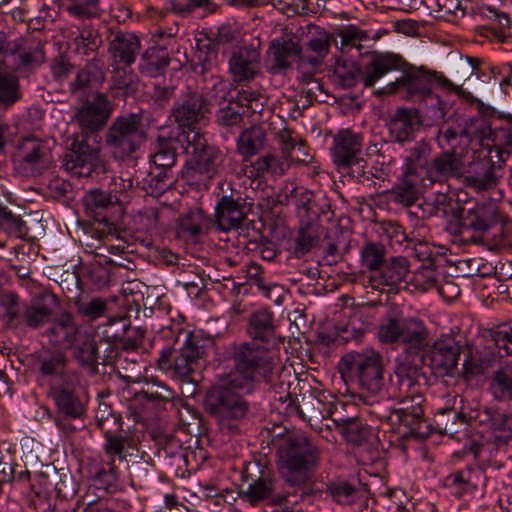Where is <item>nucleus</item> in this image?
<instances>
[{"instance_id":"1","label":"nucleus","mask_w":512,"mask_h":512,"mask_svg":"<svg viewBox=\"0 0 512 512\" xmlns=\"http://www.w3.org/2000/svg\"><path fill=\"white\" fill-rule=\"evenodd\" d=\"M283 486L278 488L272 468L261 460L246 462L241 470L238 499L250 506L266 503L272 512H301L299 505L313 493L311 479L319 466L321 451L300 431H285L273 440Z\"/></svg>"},{"instance_id":"2","label":"nucleus","mask_w":512,"mask_h":512,"mask_svg":"<svg viewBox=\"0 0 512 512\" xmlns=\"http://www.w3.org/2000/svg\"><path fill=\"white\" fill-rule=\"evenodd\" d=\"M233 367L218 383L205 391L203 408L222 431L236 432L251 414L248 396L263 382L270 383L275 369L272 351L253 343H235Z\"/></svg>"},{"instance_id":"3","label":"nucleus","mask_w":512,"mask_h":512,"mask_svg":"<svg viewBox=\"0 0 512 512\" xmlns=\"http://www.w3.org/2000/svg\"><path fill=\"white\" fill-rule=\"evenodd\" d=\"M377 337L382 344L402 347V354L396 358L393 373L389 376L391 395L396 398L422 395L420 387L427 384L423 371L425 337L417 332L407 333L400 321V315L394 313L381 319Z\"/></svg>"},{"instance_id":"4","label":"nucleus","mask_w":512,"mask_h":512,"mask_svg":"<svg viewBox=\"0 0 512 512\" xmlns=\"http://www.w3.org/2000/svg\"><path fill=\"white\" fill-rule=\"evenodd\" d=\"M482 339L484 344L471 349L463 361L462 377L467 382L485 375L512 356V321L483 330Z\"/></svg>"},{"instance_id":"5","label":"nucleus","mask_w":512,"mask_h":512,"mask_svg":"<svg viewBox=\"0 0 512 512\" xmlns=\"http://www.w3.org/2000/svg\"><path fill=\"white\" fill-rule=\"evenodd\" d=\"M184 152L187 159L183 176L187 183L198 190H208L211 182L224 172L226 155L202 133L189 134Z\"/></svg>"},{"instance_id":"6","label":"nucleus","mask_w":512,"mask_h":512,"mask_svg":"<svg viewBox=\"0 0 512 512\" xmlns=\"http://www.w3.org/2000/svg\"><path fill=\"white\" fill-rule=\"evenodd\" d=\"M338 370L342 379L369 395H379L383 392L385 366L382 354L373 348H364L344 354Z\"/></svg>"},{"instance_id":"7","label":"nucleus","mask_w":512,"mask_h":512,"mask_svg":"<svg viewBox=\"0 0 512 512\" xmlns=\"http://www.w3.org/2000/svg\"><path fill=\"white\" fill-rule=\"evenodd\" d=\"M16 295L6 308L5 320L9 328L25 331L45 329L52 321L55 309L61 306L60 298L50 289L41 287L29 302L19 303Z\"/></svg>"},{"instance_id":"8","label":"nucleus","mask_w":512,"mask_h":512,"mask_svg":"<svg viewBox=\"0 0 512 512\" xmlns=\"http://www.w3.org/2000/svg\"><path fill=\"white\" fill-rule=\"evenodd\" d=\"M144 111L128 112L116 116L104 134V143L116 161L130 159L148 138Z\"/></svg>"},{"instance_id":"9","label":"nucleus","mask_w":512,"mask_h":512,"mask_svg":"<svg viewBox=\"0 0 512 512\" xmlns=\"http://www.w3.org/2000/svg\"><path fill=\"white\" fill-rule=\"evenodd\" d=\"M407 333L417 332L424 336L423 360L436 376L453 375L457 369L461 345L452 337H445L430 343V331L424 321L418 317L400 316Z\"/></svg>"},{"instance_id":"10","label":"nucleus","mask_w":512,"mask_h":512,"mask_svg":"<svg viewBox=\"0 0 512 512\" xmlns=\"http://www.w3.org/2000/svg\"><path fill=\"white\" fill-rule=\"evenodd\" d=\"M159 336L174 338L179 344V355L174 360L173 376L183 382L197 383L200 380V359L205 352L202 339L199 335L182 327V323L168 320V324L159 329Z\"/></svg>"},{"instance_id":"11","label":"nucleus","mask_w":512,"mask_h":512,"mask_svg":"<svg viewBox=\"0 0 512 512\" xmlns=\"http://www.w3.org/2000/svg\"><path fill=\"white\" fill-rule=\"evenodd\" d=\"M211 104L204 95L191 88H186L175 100L169 119L178 125L179 131H186L192 135L200 133L199 125L210 112Z\"/></svg>"},{"instance_id":"12","label":"nucleus","mask_w":512,"mask_h":512,"mask_svg":"<svg viewBox=\"0 0 512 512\" xmlns=\"http://www.w3.org/2000/svg\"><path fill=\"white\" fill-rule=\"evenodd\" d=\"M12 161L23 174L39 176L51 167L53 158L46 141L29 136L18 141Z\"/></svg>"},{"instance_id":"13","label":"nucleus","mask_w":512,"mask_h":512,"mask_svg":"<svg viewBox=\"0 0 512 512\" xmlns=\"http://www.w3.org/2000/svg\"><path fill=\"white\" fill-rule=\"evenodd\" d=\"M435 74L423 67L409 66L403 69L402 75L383 88L381 94L396 93L405 100L435 99L439 104L440 99L432 93Z\"/></svg>"},{"instance_id":"14","label":"nucleus","mask_w":512,"mask_h":512,"mask_svg":"<svg viewBox=\"0 0 512 512\" xmlns=\"http://www.w3.org/2000/svg\"><path fill=\"white\" fill-rule=\"evenodd\" d=\"M112 111V103L100 92L94 93L90 99L83 102L74 116L81 137L93 138L96 142L98 132L107 125Z\"/></svg>"},{"instance_id":"15","label":"nucleus","mask_w":512,"mask_h":512,"mask_svg":"<svg viewBox=\"0 0 512 512\" xmlns=\"http://www.w3.org/2000/svg\"><path fill=\"white\" fill-rule=\"evenodd\" d=\"M464 160L461 153L456 150H442L433 155L428 171L423 179L422 186L430 187L439 184L448 190V181L459 178L464 173Z\"/></svg>"},{"instance_id":"16","label":"nucleus","mask_w":512,"mask_h":512,"mask_svg":"<svg viewBox=\"0 0 512 512\" xmlns=\"http://www.w3.org/2000/svg\"><path fill=\"white\" fill-rule=\"evenodd\" d=\"M36 367L47 380L49 389L79 377L78 372L69 367L66 353L59 349L40 351L36 357Z\"/></svg>"},{"instance_id":"17","label":"nucleus","mask_w":512,"mask_h":512,"mask_svg":"<svg viewBox=\"0 0 512 512\" xmlns=\"http://www.w3.org/2000/svg\"><path fill=\"white\" fill-rule=\"evenodd\" d=\"M80 378H75L49 389L48 395L55 405L58 424L59 419H82L86 414V404L80 397L77 388Z\"/></svg>"},{"instance_id":"18","label":"nucleus","mask_w":512,"mask_h":512,"mask_svg":"<svg viewBox=\"0 0 512 512\" xmlns=\"http://www.w3.org/2000/svg\"><path fill=\"white\" fill-rule=\"evenodd\" d=\"M90 138L75 139L63 158V166L80 177L90 176L101 162V149L88 143Z\"/></svg>"},{"instance_id":"19","label":"nucleus","mask_w":512,"mask_h":512,"mask_svg":"<svg viewBox=\"0 0 512 512\" xmlns=\"http://www.w3.org/2000/svg\"><path fill=\"white\" fill-rule=\"evenodd\" d=\"M86 215L108 231L114 227L116 213L121 210L116 195L100 189H92L83 197Z\"/></svg>"},{"instance_id":"20","label":"nucleus","mask_w":512,"mask_h":512,"mask_svg":"<svg viewBox=\"0 0 512 512\" xmlns=\"http://www.w3.org/2000/svg\"><path fill=\"white\" fill-rule=\"evenodd\" d=\"M246 333L253 340L251 343L272 351L276 360L275 351L265 345L276 344L277 324L273 311L268 307H261L248 316Z\"/></svg>"},{"instance_id":"21","label":"nucleus","mask_w":512,"mask_h":512,"mask_svg":"<svg viewBox=\"0 0 512 512\" xmlns=\"http://www.w3.org/2000/svg\"><path fill=\"white\" fill-rule=\"evenodd\" d=\"M250 207L240 192L222 196L216 205V227L222 231L238 230L247 217Z\"/></svg>"},{"instance_id":"22","label":"nucleus","mask_w":512,"mask_h":512,"mask_svg":"<svg viewBox=\"0 0 512 512\" xmlns=\"http://www.w3.org/2000/svg\"><path fill=\"white\" fill-rule=\"evenodd\" d=\"M108 55L116 66L130 67L141 51V39L129 31H110L107 36Z\"/></svg>"},{"instance_id":"23","label":"nucleus","mask_w":512,"mask_h":512,"mask_svg":"<svg viewBox=\"0 0 512 512\" xmlns=\"http://www.w3.org/2000/svg\"><path fill=\"white\" fill-rule=\"evenodd\" d=\"M189 143V133L186 131L177 132L176 136H158L152 143L149 156L151 164L156 169L172 171L178 159V147L184 149Z\"/></svg>"},{"instance_id":"24","label":"nucleus","mask_w":512,"mask_h":512,"mask_svg":"<svg viewBox=\"0 0 512 512\" xmlns=\"http://www.w3.org/2000/svg\"><path fill=\"white\" fill-rule=\"evenodd\" d=\"M489 131L488 125L481 118L472 120L469 124L452 126L448 122L442 124L437 132L436 141L442 150H456L460 138L468 140L483 139L484 134Z\"/></svg>"},{"instance_id":"25","label":"nucleus","mask_w":512,"mask_h":512,"mask_svg":"<svg viewBox=\"0 0 512 512\" xmlns=\"http://www.w3.org/2000/svg\"><path fill=\"white\" fill-rule=\"evenodd\" d=\"M81 334L74 315L64 310L58 317L53 316L48 327L43 330L42 336L54 346L70 348L74 346Z\"/></svg>"},{"instance_id":"26","label":"nucleus","mask_w":512,"mask_h":512,"mask_svg":"<svg viewBox=\"0 0 512 512\" xmlns=\"http://www.w3.org/2000/svg\"><path fill=\"white\" fill-rule=\"evenodd\" d=\"M409 267V262L404 256L386 259L381 268L376 271L377 275L371 277V282H377L372 286L387 292H397L409 273Z\"/></svg>"},{"instance_id":"27","label":"nucleus","mask_w":512,"mask_h":512,"mask_svg":"<svg viewBox=\"0 0 512 512\" xmlns=\"http://www.w3.org/2000/svg\"><path fill=\"white\" fill-rule=\"evenodd\" d=\"M260 52L252 45H243L233 50L229 58V72L235 82L254 79L259 71Z\"/></svg>"},{"instance_id":"28","label":"nucleus","mask_w":512,"mask_h":512,"mask_svg":"<svg viewBox=\"0 0 512 512\" xmlns=\"http://www.w3.org/2000/svg\"><path fill=\"white\" fill-rule=\"evenodd\" d=\"M421 125L418 111L408 108H398L387 124L391 139L400 144L413 141Z\"/></svg>"},{"instance_id":"29","label":"nucleus","mask_w":512,"mask_h":512,"mask_svg":"<svg viewBox=\"0 0 512 512\" xmlns=\"http://www.w3.org/2000/svg\"><path fill=\"white\" fill-rule=\"evenodd\" d=\"M269 53L272 61L270 68L272 73L287 70L296 61L301 63V57H303L302 48L299 46L295 36H286L273 40Z\"/></svg>"},{"instance_id":"30","label":"nucleus","mask_w":512,"mask_h":512,"mask_svg":"<svg viewBox=\"0 0 512 512\" xmlns=\"http://www.w3.org/2000/svg\"><path fill=\"white\" fill-rule=\"evenodd\" d=\"M404 59L393 53H373L362 69V81L365 87H373L384 75L405 66Z\"/></svg>"},{"instance_id":"31","label":"nucleus","mask_w":512,"mask_h":512,"mask_svg":"<svg viewBox=\"0 0 512 512\" xmlns=\"http://www.w3.org/2000/svg\"><path fill=\"white\" fill-rule=\"evenodd\" d=\"M101 345L92 334L84 332L78 337L74 346L70 347L73 359L91 376L99 373Z\"/></svg>"},{"instance_id":"32","label":"nucleus","mask_w":512,"mask_h":512,"mask_svg":"<svg viewBox=\"0 0 512 512\" xmlns=\"http://www.w3.org/2000/svg\"><path fill=\"white\" fill-rule=\"evenodd\" d=\"M486 477L483 470L475 467H465L449 474L444 479V486L457 497L472 494L479 486H485Z\"/></svg>"},{"instance_id":"33","label":"nucleus","mask_w":512,"mask_h":512,"mask_svg":"<svg viewBox=\"0 0 512 512\" xmlns=\"http://www.w3.org/2000/svg\"><path fill=\"white\" fill-rule=\"evenodd\" d=\"M401 408L390 410L388 414L380 415L381 419L392 420L398 422L415 432L420 428L424 421V410L422 408L423 397L417 395L416 397L400 398Z\"/></svg>"},{"instance_id":"34","label":"nucleus","mask_w":512,"mask_h":512,"mask_svg":"<svg viewBox=\"0 0 512 512\" xmlns=\"http://www.w3.org/2000/svg\"><path fill=\"white\" fill-rule=\"evenodd\" d=\"M488 379V392L495 401L512 407V360H506L491 368Z\"/></svg>"},{"instance_id":"35","label":"nucleus","mask_w":512,"mask_h":512,"mask_svg":"<svg viewBox=\"0 0 512 512\" xmlns=\"http://www.w3.org/2000/svg\"><path fill=\"white\" fill-rule=\"evenodd\" d=\"M267 142L266 128L261 124H253L239 134L236 151L242 157L243 162H248L265 149Z\"/></svg>"},{"instance_id":"36","label":"nucleus","mask_w":512,"mask_h":512,"mask_svg":"<svg viewBox=\"0 0 512 512\" xmlns=\"http://www.w3.org/2000/svg\"><path fill=\"white\" fill-rule=\"evenodd\" d=\"M433 157V149L425 139H421L406 151L404 156L403 171L410 175L420 177L421 183L428 171Z\"/></svg>"},{"instance_id":"37","label":"nucleus","mask_w":512,"mask_h":512,"mask_svg":"<svg viewBox=\"0 0 512 512\" xmlns=\"http://www.w3.org/2000/svg\"><path fill=\"white\" fill-rule=\"evenodd\" d=\"M308 32L311 37L307 41L308 50L314 55L303 53L301 64H309L313 68L320 67L325 57L329 54L333 34H329L324 29L316 25H308Z\"/></svg>"},{"instance_id":"38","label":"nucleus","mask_w":512,"mask_h":512,"mask_svg":"<svg viewBox=\"0 0 512 512\" xmlns=\"http://www.w3.org/2000/svg\"><path fill=\"white\" fill-rule=\"evenodd\" d=\"M493 150L489 151V158H482L472 163L470 174L465 176L464 183L475 190H486L496 184V167L493 162Z\"/></svg>"},{"instance_id":"39","label":"nucleus","mask_w":512,"mask_h":512,"mask_svg":"<svg viewBox=\"0 0 512 512\" xmlns=\"http://www.w3.org/2000/svg\"><path fill=\"white\" fill-rule=\"evenodd\" d=\"M420 177L410 175L403 171L402 176L394 184V186L383 192L388 199L396 204L410 207L416 203L420 196L419 190Z\"/></svg>"},{"instance_id":"40","label":"nucleus","mask_w":512,"mask_h":512,"mask_svg":"<svg viewBox=\"0 0 512 512\" xmlns=\"http://www.w3.org/2000/svg\"><path fill=\"white\" fill-rule=\"evenodd\" d=\"M362 137L350 130L340 131L334 137L332 156L335 165L349 163L350 159L361 155Z\"/></svg>"},{"instance_id":"41","label":"nucleus","mask_w":512,"mask_h":512,"mask_svg":"<svg viewBox=\"0 0 512 512\" xmlns=\"http://www.w3.org/2000/svg\"><path fill=\"white\" fill-rule=\"evenodd\" d=\"M290 168V163L273 153H266L251 162L247 168L249 178L258 180L266 175L283 176Z\"/></svg>"},{"instance_id":"42","label":"nucleus","mask_w":512,"mask_h":512,"mask_svg":"<svg viewBox=\"0 0 512 512\" xmlns=\"http://www.w3.org/2000/svg\"><path fill=\"white\" fill-rule=\"evenodd\" d=\"M324 234V227L317 220L302 222L293 243V254L303 257L319 244Z\"/></svg>"},{"instance_id":"43","label":"nucleus","mask_w":512,"mask_h":512,"mask_svg":"<svg viewBox=\"0 0 512 512\" xmlns=\"http://www.w3.org/2000/svg\"><path fill=\"white\" fill-rule=\"evenodd\" d=\"M170 64V57L163 47L153 46L147 48L141 55L139 70L149 77L162 74Z\"/></svg>"},{"instance_id":"44","label":"nucleus","mask_w":512,"mask_h":512,"mask_svg":"<svg viewBox=\"0 0 512 512\" xmlns=\"http://www.w3.org/2000/svg\"><path fill=\"white\" fill-rule=\"evenodd\" d=\"M489 131L484 134L485 136H491L493 142V150L495 157L499 162L504 161V154L509 155L512 153V114L505 117V122L495 128L493 131L488 126Z\"/></svg>"},{"instance_id":"45","label":"nucleus","mask_w":512,"mask_h":512,"mask_svg":"<svg viewBox=\"0 0 512 512\" xmlns=\"http://www.w3.org/2000/svg\"><path fill=\"white\" fill-rule=\"evenodd\" d=\"M175 397V391L167 385L160 382H152L135 394L134 401L141 404L151 403L155 406H160L173 401Z\"/></svg>"},{"instance_id":"46","label":"nucleus","mask_w":512,"mask_h":512,"mask_svg":"<svg viewBox=\"0 0 512 512\" xmlns=\"http://www.w3.org/2000/svg\"><path fill=\"white\" fill-rule=\"evenodd\" d=\"M452 216L459 218L465 232H485L490 228V223L485 218L482 209H466L458 206L452 209Z\"/></svg>"},{"instance_id":"47","label":"nucleus","mask_w":512,"mask_h":512,"mask_svg":"<svg viewBox=\"0 0 512 512\" xmlns=\"http://www.w3.org/2000/svg\"><path fill=\"white\" fill-rule=\"evenodd\" d=\"M326 495L342 505H351L359 499L361 491L346 480L337 479L327 483Z\"/></svg>"},{"instance_id":"48","label":"nucleus","mask_w":512,"mask_h":512,"mask_svg":"<svg viewBox=\"0 0 512 512\" xmlns=\"http://www.w3.org/2000/svg\"><path fill=\"white\" fill-rule=\"evenodd\" d=\"M100 328H102L99 334L100 344L113 342L122 347L125 336L129 332L130 321L126 317H113L109 318Z\"/></svg>"},{"instance_id":"49","label":"nucleus","mask_w":512,"mask_h":512,"mask_svg":"<svg viewBox=\"0 0 512 512\" xmlns=\"http://www.w3.org/2000/svg\"><path fill=\"white\" fill-rule=\"evenodd\" d=\"M387 249L381 242L365 241L360 250V263L368 271L376 272L386 260Z\"/></svg>"},{"instance_id":"50","label":"nucleus","mask_w":512,"mask_h":512,"mask_svg":"<svg viewBox=\"0 0 512 512\" xmlns=\"http://www.w3.org/2000/svg\"><path fill=\"white\" fill-rule=\"evenodd\" d=\"M412 250V256L420 261L421 268L440 267L443 255L435 251V247L426 241L411 239L407 244Z\"/></svg>"},{"instance_id":"51","label":"nucleus","mask_w":512,"mask_h":512,"mask_svg":"<svg viewBox=\"0 0 512 512\" xmlns=\"http://www.w3.org/2000/svg\"><path fill=\"white\" fill-rule=\"evenodd\" d=\"M8 198L0 191V225L12 236L24 237L28 228L21 216L13 214L7 207Z\"/></svg>"},{"instance_id":"52","label":"nucleus","mask_w":512,"mask_h":512,"mask_svg":"<svg viewBox=\"0 0 512 512\" xmlns=\"http://www.w3.org/2000/svg\"><path fill=\"white\" fill-rule=\"evenodd\" d=\"M508 416L505 413H498L492 419V432L486 443L493 444L498 450L508 451L512 442V430L507 427Z\"/></svg>"},{"instance_id":"53","label":"nucleus","mask_w":512,"mask_h":512,"mask_svg":"<svg viewBox=\"0 0 512 512\" xmlns=\"http://www.w3.org/2000/svg\"><path fill=\"white\" fill-rule=\"evenodd\" d=\"M367 38L365 31L360 30L358 27L349 25L342 28L333 35V42L335 46L342 52L348 53L353 48L360 49V43Z\"/></svg>"},{"instance_id":"54","label":"nucleus","mask_w":512,"mask_h":512,"mask_svg":"<svg viewBox=\"0 0 512 512\" xmlns=\"http://www.w3.org/2000/svg\"><path fill=\"white\" fill-rule=\"evenodd\" d=\"M102 37L94 26L84 24L78 29V34L74 38V44L78 51L82 50L84 55H89L97 51L102 46Z\"/></svg>"},{"instance_id":"55","label":"nucleus","mask_w":512,"mask_h":512,"mask_svg":"<svg viewBox=\"0 0 512 512\" xmlns=\"http://www.w3.org/2000/svg\"><path fill=\"white\" fill-rule=\"evenodd\" d=\"M74 305L76 312L88 321L105 316L109 310L108 301L101 297H92L88 300L78 299Z\"/></svg>"},{"instance_id":"56","label":"nucleus","mask_w":512,"mask_h":512,"mask_svg":"<svg viewBox=\"0 0 512 512\" xmlns=\"http://www.w3.org/2000/svg\"><path fill=\"white\" fill-rule=\"evenodd\" d=\"M119 430L113 428H107L105 430V444L104 451L108 457L107 460H111L114 458L118 459L120 462L126 459V446H129V439L122 435H117L116 433Z\"/></svg>"},{"instance_id":"57","label":"nucleus","mask_w":512,"mask_h":512,"mask_svg":"<svg viewBox=\"0 0 512 512\" xmlns=\"http://www.w3.org/2000/svg\"><path fill=\"white\" fill-rule=\"evenodd\" d=\"M206 224L207 217L203 210L196 209L180 217L179 229L182 234L196 238L203 233V228Z\"/></svg>"},{"instance_id":"58","label":"nucleus","mask_w":512,"mask_h":512,"mask_svg":"<svg viewBox=\"0 0 512 512\" xmlns=\"http://www.w3.org/2000/svg\"><path fill=\"white\" fill-rule=\"evenodd\" d=\"M245 110L236 104V97L228 102L225 107L220 108L216 114V122L219 126L229 129L239 127L244 119Z\"/></svg>"},{"instance_id":"59","label":"nucleus","mask_w":512,"mask_h":512,"mask_svg":"<svg viewBox=\"0 0 512 512\" xmlns=\"http://www.w3.org/2000/svg\"><path fill=\"white\" fill-rule=\"evenodd\" d=\"M19 99L18 78L13 74L0 72V107L7 108Z\"/></svg>"},{"instance_id":"60","label":"nucleus","mask_w":512,"mask_h":512,"mask_svg":"<svg viewBox=\"0 0 512 512\" xmlns=\"http://www.w3.org/2000/svg\"><path fill=\"white\" fill-rule=\"evenodd\" d=\"M332 422L348 442L360 445L365 439V429L357 419L333 418Z\"/></svg>"},{"instance_id":"61","label":"nucleus","mask_w":512,"mask_h":512,"mask_svg":"<svg viewBox=\"0 0 512 512\" xmlns=\"http://www.w3.org/2000/svg\"><path fill=\"white\" fill-rule=\"evenodd\" d=\"M366 167H367V161L361 155H358V156L354 157V159H350L349 163L341 164L337 168L343 174H346L353 178H356L358 180V182H361V183L370 180V176L379 177L378 172L383 171V168H380L379 170L377 168H375V172H373V171L367 172Z\"/></svg>"},{"instance_id":"62","label":"nucleus","mask_w":512,"mask_h":512,"mask_svg":"<svg viewBox=\"0 0 512 512\" xmlns=\"http://www.w3.org/2000/svg\"><path fill=\"white\" fill-rule=\"evenodd\" d=\"M266 103V97L250 87L242 88L237 91L236 104L242 109L249 110L252 114L261 113Z\"/></svg>"},{"instance_id":"63","label":"nucleus","mask_w":512,"mask_h":512,"mask_svg":"<svg viewBox=\"0 0 512 512\" xmlns=\"http://www.w3.org/2000/svg\"><path fill=\"white\" fill-rule=\"evenodd\" d=\"M362 80V70L358 67L347 66L345 63H337L333 73V81L343 89H349Z\"/></svg>"},{"instance_id":"64","label":"nucleus","mask_w":512,"mask_h":512,"mask_svg":"<svg viewBox=\"0 0 512 512\" xmlns=\"http://www.w3.org/2000/svg\"><path fill=\"white\" fill-rule=\"evenodd\" d=\"M158 173L151 171L149 178L144 180L143 189L151 195H161L172 184L174 176L172 171L159 169Z\"/></svg>"}]
</instances>
